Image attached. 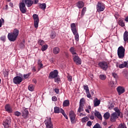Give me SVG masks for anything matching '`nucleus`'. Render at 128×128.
<instances>
[{"label": "nucleus", "instance_id": "1", "mask_svg": "<svg viewBox=\"0 0 128 128\" xmlns=\"http://www.w3.org/2000/svg\"><path fill=\"white\" fill-rule=\"evenodd\" d=\"M20 34V30L17 28H14L12 32H9L8 35V38L10 42H16L18 34Z\"/></svg>", "mask_w": 128, "mask_h": 128}, {"label": "nucleus", "instance_id": "2", "mask_svg": "<svg viewBox=\"0 0 128 128\" xmlns=\"http://www.w3.org/2000/svg\"><path fill=\"white\" fill-rule=\"evenodd\" d=\"M71 30L74 34V38L76 42H78L80 36H78V29L76 28V24L72 23L70 24Z\"/></svg>", "mask_w": 128, "mask_h": 128}, {"label": "nucleus", "instance_id": "3", "mask_svg": "<svg viewBox=\"0 0 128 128\" xmlns=\"http://www.w3.org/2000/svg\"><path fill=\"white\" fill-rule=\"evenodd\" d=\"M98 66L102 68V70H108V66H110V61L100 62L98 63Z\"/></svg>", "mask_w": 128, "mask_h": 128}, {"label": "nucleus", "instance_id": "4", "mask_svg": "<svg viewBox=\"0 0 128 128\" xmlns=\"http://www.w3.org/2000/svg\"><path fill=\"white\" fill-rule=\"evenodd\" d=\"M126 52V49L122 46H120L118 48V56L119 58H124V52Z\"/></svg>", "mask_w": 128, "mask_h": 128}, {"label": "nucleus", "instance_id": "5", "mask_svg": "<svg viewBox=\"0 0 128 128\" xmlns=\"http://www.w3.org/2000/svg\"><path fill=\"white\" fill-rule=\"evenodd\" d=\"M96 8L98 12H104V10L106 8V5L100 2H98L96 6Z\"/></svg>", "mask_w": 128, "mask_h": 128}, {"label": "nucleus", "instance_id": "6", "mask_svg": "<svg viewBox=\"0 0 128 128\" xmlns=\"http://www.w3.org/2000/svg\"><path fill=\"white\" fill-rule=\"evenodd\" d=\"M10 124H12V119H10V117H8L3 121L2 126L4 128H10Z\"/></svg>", "mask_w": 128, "mask_h": 128}, {"label": "nucleus", "instance_id": "7", "mask_svg": "<svg viewBox=\"0 0 128 128\" xmlns=\"http://www.w3.org/2000/svg\"><path fill=\"white\" fill-rule=\"evenodd\" d=\"M38 2V0H25V4L28 8H30L32 4H36Z\"/></svg>", "mask_w": 128, "mask_h": 128}, {"label": "nucleus", "instance_id": "8", "mask_svg": "<svg viewBox=\"0 0 128 128\" xmlns=\"http://www.w3.org/2000/svg\"><path fill=\"white\" fill-rule=\"evenodd\" d=\"M69 116L72 124H76V115L74 112L71 110L69 112Z\"/></svg>", "mask_w": 128, "mask_h": 128}, {"label": "nucleus", "instance_id": "9", "mask_svg": "<svg viewBox=\"0 0 128 128\" xmlns=\"http://www.w3.org/2000/svg\"><path fill=\"white\" fill-rule=\"evenodd\" d=\"M32 18L34 20V26L36 28H38V22H40V19L38 18V16L36 14H34Z\"/></svg>", "mask_w": 128, "mask_h": 128}, {"label": "nucleus", "instance_id": "10", "mask_svg": "<svg viewBox=\"0 0 128 128\" xmlns=\"http://www.w3.org/2000/svg\"><path fill=\"white\" fill-rule=\"evenodd\" d=\"M58 71L55 70L50 72L48 78L52 80V78H58Z\"/></svg>", "mask_w": 128, "mask_h": 128}, {"label": "nucleus", "instance_id": "11", "mask_svg": "<svg viewBox=\"0 0 128 128\" xmlns=\"http://www.w3.org/2000/svg\"><path fill=\"white\" fill-rule=\"evenodd\" d=\"M44 124L46 128H54V124L52 122V118H49L45 120Z\"/></svg>", "mask_w": 128, "mask_h": 128}, {"label": "nucleus", "instance_id": "12", "mask_svg": "<svg viewBox=\"0 0 128 128\" xmlns=\"http://www.w3.org/2000/svg\"><path fill=\"white\" fill-rule=\"evenodd\" d=\"M73 56V60L78 66H80L82 64V59L80 58L78 54L74 55Z\"/></svg>", "mask_w": 128, "mask_h": 128}, {"label": "nucleus", "instance_id": "13", "mask_svg": "<svg viewBox=\"0 0 128 128\" xmlns=\"http://www.w3.org/2000/svg\"><path fill=\"white\" fill-rule=\"evenodd\" d=\"M19 8L20 11L22 14H26V4L22 2L19 4Z\"/></svg>", "mask_w": 128, "mask_h": 128}, {"label": "nucleus", "instance_id": "14", "mask_svg": "<svg viewBox=\"0 0 128 128\" xmlns=\"http://www.w3.org/2000/svg\"><path fill=\"white\" fill-rule=\"evenodd\" d=\"M22 80V78L16 76L13 79V82H14L15 84H20Z\"/></svg>", "mask_w": 128, "mask_h": 128}, {"label": "nucleus", "instance_id": "15", "mask_svg": "<svg viewBox=\"0 0 128 128\" xmlns=\"http://www.w3.org/2000/svg\"><path fill=\"white\" fill-rule=\"evenodd\" d=\"M83 88L84 90H86L87 98H92V95L90 92V89L88 88V85H84Z\"/></svg>", "mask_w": 128, "mask_h": 128}, {"label": "nucleus", "instance_id": "16", "mask_svg": "<svg viewBox=\"0 0 128 128\" xmlns=\"http://www.w3.org/2000/svg\"><path fill=\"white\" fill-rule=\"evenodd\" d=\"M116 90L118 92V96H120V94H122L124 92H126V90L123 86H118L116 88Z\"/></svg>", "mask_w": 128, "mask_h": 128}, {"label": "nucleus", "instance_id": "17", "mask_svg": "<svg viewBox=\"0 0 128 128\" xmlns=\"http://www.w3.org/2000/svg\"><path fill=\"white\" fill-rule=\"evenodd\" d=\"M22 116H23L24 118H28V110L27 108H24L23 110L22 111Z\"/></svg>", "mask_w": 128, "mask_h": 128}, {"label": "nucleus", "instance_id": "18", "mask_svg": "<svg viewBox=\"0 0 128 128\" xmlns=\"http://www.w3.org/2000/svg\"><path fill=\"white\" fill-rule=\"evenodd\" d=\"M4 108L6 112H8V114H12L13 112L12 108V106H10V104H6Z\"/></svg>", "mask_w": 128, "mask_h": 128}, {"label": "nucleus", "instance_id": "19", "mask_svg": "<svg viewBox=\"0 0 128 128\" xmlns=\"http://www.w3.org/2000/svg\"><path fill=\"white\" fill-rule=\"evenodd\" d=\"M118 116H120L118 115L117 113L113 112L110 117L111 122H116V118H118Z\"/></svg>", "mask_w": 128, "mask_h": 128}, {"label": "nucleus", "instance_id": "20", "mask_svg": "<svg viewBox=\"0 0 128 128\" xmlns=\"http://www.w3.org/2000/svg\"><path fill=\"white\" fill-rule=\"evenodd\" d=\"M76 6L79 8H82L84 6V3L82 1H79L76 3Z\"/></svg>", "mask_w": 128, "mask_h": 128}, {"label": "nucleus", "instance_id": "21", "mask_svg": "<svg viewBox=\"0 0 128 128\" xmlns=\"http://www.w3.org/2000/svg\"><path fill=\"white\" fill-rule=\"evenodd\" d=\"M95 116H96L98 120H102V114L100 112H98V110L95 111L94 113Z\"/></svg>", "mask_w": 128, "mask_h": 128}, {"label": "nucleus", "instance_id": "22", "mask_svg": "<svg viewBox=\"0 0 128 128\" xmlns=\"http://www.w3.org/2000/svg\"><path fill=\"white\" fill-rule=\"evenodd\" d=\"M52 51L54 54H58V53L60 52V49L58 47H55L53 48Z\"/></svg>", "mask_w": 128, "mask_h": 128}, {"label": "nucleus", "instance_id": "23", "mask_svg": "<svg viewBox=\"0 0 128 128\" xmlns=\"http://www.w3.org/2000/svg\"><path fill=\"white\" fill-rule=\"evenodd\" d=\"M69 50L73 56H76V54H76V48L74 47H71Z\"/></svg>", "mask_w": 128, "mask_h": 128}, {"label": "nucleus", "instance_id": "24", "mask_svg": "<svg viewBox=\"0 0 128 128\" xmlns=\"http://www.w3.org/2000/svg\"><path fill=\"white\" fill-rule=\"evenodd\" d=\"M62 108H60V107L56 106L54 108V114H60L62 112Z\"/></svg>", "mask_w": 128, "mask_h": 128}, {"label": "nucleus", "instance_id": "25", "mask_svg": "<svg viewBox=\"0 0 128 128\" xmlns=\"http://www.w3.org/2000/svg\"><path fill=\"white\" fill-rule=\"evenodd\" d=\"M118 24L119 26H120L122 28H124V26H125L124 22V20L122 19H119L118 21Z\"/></svg>", "mask_w": 128, "mask_h": 128}, {"label": "nucleus", "instance_id": "26", "mask_svg": "<svg viewBox=\"0 0 128 128\" xmlns=\"http://www.w3.org/2000/svg\"><path fill=\"white\" fill-rule=\"evenodd\" d=\"M99 78L101 80H106V76L104 74H100L99 75Z\"/></svg>", "mask_w": 128, "mask_h": 128}, {"label": "nucleus", "instance_id": "27", "mask_svg": "<svg viewBox=\"0 0 128 128\" xmlns=\"http://www.w3.org/2000/svg\"><path fill=\"white\" fill-rule=\"evenodd\" d=\"M100 104V100H98V98H96V100L94 101V106H98Z\"/></svg>", "mask_w": 128, "mask_h": 128}, {"label": "nucleus", "instance_id": "28", "mask_svg": "<svg viewBox=\"0 0 128 128\" xmlns=\"http://www.w3.org/2000/svg\"><path fill=\"white\" fill-rule=\"evenodd\" d=\"M110 112H106L104 115V118L105 120H108L110 118Z\"/></svg>", "mask_w": 128, "mask_h": 128}, {"label": "nucleus", "instance_id": "29", "mask_svg": "<svg viewBox=\"0 0 128 128\" xmlns=\"http://www.w3.org/2000/svg\"><path fill=\"white\" fill-rule=\"evenodd\" d=\"M70 106V100H65L63 102V106Z\"/></svg>", "mask_w": 128, "mask_h": 128}, {"label": "nucleus", "instance_id": "30", "mask_svg": "<svg viewBox=\"0 0 128 128\" xmlns=\"http://www.w3.org/2000/svg\"><path fill=\"white\" fill-rule=\"evenodd\" d=\"M126 66H128V62H124V64L119 65V68H126Z\"/></svg>", "mask_w": 128, "mask_h": 128}, {"label": "nucleus", "instance_id": "31", "mask_svg": "<svg viewBox=\"0 0 128 128\" xmlns=\"http://www.w3.org/2000/svg\"><path fill=\"white\" fill-rule=\"evenodd\" d=\"M86 7L83 8L80 14L81 18H82V16H84V14H86Z\"/></svg>", "mask_w": 128, "mask_h": 128}, {"label": "nucleus", "instance_id": "32", "mask_svg": "<svg viewBox=\"0 0 128 128\" xmlns=\"http://www.w3.org/2000/svg\"><path fill=\"white\" fill-rule=\"evenodd\" d=\"M84 105H79V108L78 110V112H84Z\"/></svg>", "mask_w": 128, "mask_h": 128}, {"label": "nucleus", "instance_id": "33", "mask_svg": "<svg viewBox=\"0 0 128 128\" xmlns=\"http://www.w3.org/2000/svg\"><path fill=\"white\" fill-rule=\"evenodd\" d=\"M56 33L54 32H52L50 34V38L54 39L56 38Z\"/></svg>", "mask_w": 128, "mask_h": 128}, {"label": "nucleus", "instance_id": "34", "mask_svg": "<svg viewBox=\"0 0 128 128\" xmlns=\"http://www.w3.org/2000/svg\"><path fill=\"white\" fill-rule=\"evenodd\" d=\"M114 110L116 112V113L117 114L118 116H120V111L118 110V107L114 108Z\"/></svg>", "mask_w": 128, "mask_h": 128}, {"label": "nucleus", "instance_id": "35", "mask_svg": "<svg viewBox=\"0 0 128 128\" xmlns=\"http://www.w3.org/2000/svg\"><path fill=\"white\" fill-rule=\"evenodd\" d=\"M28 89L30 92H34V86L33 84H30L28 87Z\"/></svg>", "mask_w": 128, "mask_h": 128}, {"label": "nucleus", "instance_id": "36", "mask_svg": "<svg viewBox=\"0 0 128 128\" xmlns=\"http://www.w3.org/2000/svg\"><path fill=\"white\" fill-rule=\"evenodd\" d=\"M61 114H62V115L64 116V118H66V120H68V116L64 112V110H62V109H61Z\"/></svg>", "mask_w": 128, "mask_h": 128}, {"label": "nucleus", "instance_id": "37", "mask_svg": "<svg viewBox=\"0 0 128 128\" xmlns=\"http://www.w3.org/2000/svg\"><path fill=\"white\" fill-rule=\"evenodd\" d=\"M40 6L41 8V10H46V4L44 3L40 4Z\"/></svg>", "mask_w": 128, "mask_h": 128}, {"label": "nucleus", "instance_id": "38", "mask_svg": "<svg viewBox=\"0 0 128 128\" xmlns=\"http://www.w3.org/2000/svg\"><path fill=\"white\" fill-rule=\"evenodd\" d=\"M126 124L124 123H121L119 124L118 128H126Z\"/></svg>", "mask_w": 128, "mask_h": 128}, {"label": "nucleus", "instance_id": "39", "mask_svg": "<svg viewBox=\"0 0 128 128\" xmlns=\"http://www.w3.org/2000/svg\"><path fill=\"white\" fill-rule=\"evenodd\" d=\"M55 82H57V84H60V77H56L54 78Z\"/></svg>", "mask_w": 128, "mask_h": 128}, {"label": "nucleus", "instance_id": "40", "mask_svg": "<svg viewBox=\"0 0 128 128\" xmlns=\"http://www.w3.org/2000/svg\"><path fill=\"white\" fill-rule=\"evenodd\" d=\"M80 105L84 106V98H82L80 101Z\"/></svg>", "mask_w": 128, "mask_h": 128}, {"label": "nucleus", "instance_id": "41", "mask_svg": "<svg viewBox=\"0 0 128 128\" xmlns=\"http://www.w3.org/2000/svg\"><path fill=\"white\" fill-rule=\"evenodd\" d=\"M48 50V44H44V46H42V52H44V50Z\"/></svg>", "mask_w": 128, "mask_h": 128}, {"label": "nucleus", "instance_id": "42", "mask_svg": "<svg viewBox=\"0 0 128 128\" xmlns=\"http://www.w3.org/2000/svg\"><path fill=\"white\" fill-rule=\"evenodd\" d=\"M67 78L68 82H72V76L70 75V74H68V75L67 76Z\"/></svg>", "mask_w": 128, "mask_h": 128}, {"label": "nucleus", "instance_id": "43", "mask_svg": "<svg viewBox=\"0 0 128 128\" xmlns=\"http://www.w3.org/2000/svg\"><path fill=\"white\" fill-rule=\"evenodd\" d=\"M88 120V116L84 117L82 120V122H86Z\"/></svg>", "mask_w": 128, "mask_h": 128}, {"label": "nucleus", "instance_id": "44", "mask_svg": "<svg viewBox=\"0 0 128 128\" xmlns=\"http://www.w3.org/2000/svg\"><path fill=\"white\" fill-rule=\"evenodd\" d=\"M14 116H20L22 115V113L20 112H19L18 111H16L14 112Z\"/></svg>", "mask_w": 128, "mask_h": 128}, {"label": "nucleus", "instance_id": "45", "mask_svg": "<svg viewBox=\"0 0 128 128\" xmlns=\"http://www.w3.org/2000/svg\"><path fill=\"white\" fill-rule=\"evenodd\" d=\"M38 65L40 66V68H42V66L44 65L42 64V61H40V60H38Z\"/></svg>", "mask_w": 128, "mask_h": 128}, {"label": "nucleus", "instance_id": "46", "mask_svg": "<svg viewBox=\"0 0 128 128\" xmlns=\"http://www.w3.org/2000/svg\"><path fill=\"white\" fill-rule=\"evenodd\" d=\"M93 128H102V126H100V125L99 124L97 123L94 126Z\"/></svg>", "mask_w": 128, "mask_h": 128}, {"label": "nucleus", "instance_id": "47", "mask_svg": "<svg viewBox=\"0 0 128 128\" xmlns=\"http://www.w3.org/2000/svg\"><path fill=\"white\" fill-rule=\"evenodd\" d=\"M44 44V41L42 40H39L38 41V44H39L40 46H42Z\"/></svg>", "mask_w": 128, "mask_h": 128}, {"label": "nucleus", "instance_id": "48", "mask_svg": "<svg viewBox=\"0 0 128 128\" xmlns=\"http://www.w3.org/2000/svg\"><path fill=\"white\" fill-rule=\"evenodd\" d=\"M30 76V73H28V74H24V78H26V79L28 78V76Z\"/></svg>", "mask_w": 128, "mask_h": 128}, {"label": "nucleus", "instance_id": "49", "mask_svg": "<svg viewBox=\"0 0 128 128\" xmlns=\"http://www.w3.org/2000/svg\"><path fill=\"white\" fill-rule=\"evenodd\" d=\"M112 76L114 78H116V80L118 78V74L116 73H112Z\"/></svg>", "mask_w": 128, "mask_h": 128}, {"label": "nucleus", "instance_id": "50", "mask_svg": "<svg viewBox=\"0 0 128 128\" xmlns=\"http://www.w3.org/2000/svg\"><path fill=\"white\" fill-rule=\"evenodd\" d=\"M52 100L53 102H56L58 100V98L56 96H54L52 97Z\"/></svg>", "mask_w": 128, "mask_h": 128}, {"label": "nucleus", "instance_id": "51", "mask_svg": "<svg viewBox=\"0 0 128 128\" xmlns=\"http://www.w3.org/2000/svg\"><path fill=\"white\" fill-rule=\"evenodd\" d=\"M0 40H2V42H4V40H6V36H2L0 37Z\"/></svg>", "mask_w": 128, "mask_h": 128}, {"label": "nucleus", "instance_id": "52", "mask_svg": "<svg viewBox=\"0 0 128 128\" xmlns=\"http://www.w3.org/2000/svg\"><path fill=\"white\" fill-rule=\"evenodd\" d=\"M24 46H25L24 44L22 43L20 44V48H24Z\"/></svg>", "mask_w": 128, "mask_h": 128}, {"label": "nucleus", "instance_id": "53", "mask_svg": "<svg viewBox=\"0 0 128 128\" xmlns=\"http://www.w3.org/2000/svg\"><path fill=\"white\" fill-rule=\"evenodd\" d=\"M87 126H92V122L90 121H88V122H87Z\"/></svg>", "mask_w": 128, "mask_h": 128}, {"label": "nucleus", "instance_id": "54", "mask_svg": "<svg viewBox=\"0 0 128 128\" xmlns=\"http://www.w3.org/2000/svg\"><path fill=\"white\" fill-rule=\"evenodd\" d=\"M54 92H56V94H58V92H60V90H58V88H55Z\"/></svg>", "mask_w": 128, "mask_h": 128}, {"label": "nucleus", "instance_id": "55", "mask_svg": "<svg viewBox=\"0 0 128 128\" xmlns=\"http://www.w3.org/2000/svg\"><path fill=\"white\" fill-rule=\"evenodd\" d=\"M90 92L92 96H94V90H90Z\"/></svg>", "mask_w": 128, "mask_h": 128}, {"label": "nucleus", "instance_id": "56", "mask_svg": "<svg viewBox=\"0 0 128 128\" xmlns=\"http://www.w3.org/2000/svg\"><path fill=\"white\" fill-rule=\"evenodd\" d=\"M17 76H20V78H22L24 76L22 75V74L19 73L17 74Z\"/></svg>", "mask_w": 128, "mask_h": 128}, {"label": "nucleus", "instance_id": "57", "mask_svg": "<svg viewBox=\"0 0 128 128\" xmlns=\"http://www.w3.org/2000/svg\"><path fill=\"white\" fill-rule=\"evenodd\" d=\"M4 10H8V4L6 5L5 8H4Z\"/></svg>", "mask_w": 128, "mask_h": 128}, {"label": "nucleus", "instance_id": "58", "mask_svg": "<svg viewBox=\"0 0 128 128\" xmlns=\"http://www.w3.org/2000/svg\"><path fill=\"white\" fill-rule=\"evenodd\" d=\"M9 6H11V8H12V6H14V4L10 2L9 4Z\"/></svg>", "mask_w": 128, "mask_h": 128}, {"label": "nucleus", "instance_id": "59", "mask_svg": "<svg viewBox=\"0 0 128 128\" xmlns=\"http://www.w3.org/2000/svg\"><path fill=\"white\" fill-rule=\"evenodd\" d=\"M2 20L0 19V28H2Z\"/></svg>", "mask_w": 128, "mask_h": 128}, {"label": "nucleus", "instance_id": "60", "mask_svg": "<svg viewBox=\"0 0 128 128\" xmlns=\"http://www.w3.org/2000/svg\"><path fill=\"white\" fill-rule=\"evenodd\" d=\"M125 22H128V16H127L125 19H124Z\"/></svg>", "mask_w": 128, "mask_h": 128}, {"label": "nucleus", "instance_id": "61", "mask_svg": "<svg viewBox=\"0 0 128 128\" xmlns=\"http://www.w3.org/2000/svg\"><path fill=\"white\" fill-rule=\"evenodd\" d=\"M32 82L34 84H36V79H33Z\"/></svg>", "mask_w": 128, "mask_h": 128}, {"label": "nucleus", "instance_id": "62", "mask_svg": "<svg viewBox=\"0 0 128 128\" xmlns=\"http://www.w3.org/2000/svg\"><path fill=\"white\" fill-rule=\"evenodd\" d=\"M115 18H118V14H116Z\"/></svg>", "mask_w": 128, "mask_h": 128}, {"label": "nucleus", "instance_id": "63", "mask_svg": "<svg viewBox=\"0 0 128 128\" xmlns=\"http://www.w3.org/2000/svg\"><path fill=\"white\" fill-rule=\"evenodd\" d=\"M85 111L86 112L90 114V110H88V109H86Z\"/></svg>", "mask_w": 128, "mask_h": 128}, {"label": "nucleus", "instance_id": "64", "mask_svg": "<svg viewBox=\"0 0 128 128\" xmlns=\"http://www.w3.org/2000/svg\"><path fill=\"white\" fill-rule=\"evenodd\" d=\"M88 110H92V107L90 106H88L87 108Z\"/></svg>", "mask_w": 128, "mask_h": 128}]
</instances>
